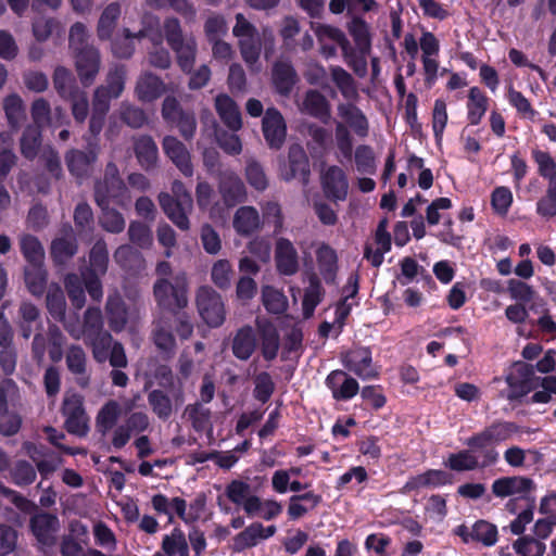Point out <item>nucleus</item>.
Wrapping results in <instances>:
<instances>
[{
    "label": "nucleus",
    "mask_w": 556,
    "mask_h": 556,
    "mask_svg": "<svg viewBox=\"0 0 556 556\" xmlns=\"http://www.w3.org/2000/svg\"><path fill=\"white\" fill-rule=\"evenodd\" d=\"M219 192L227 206H233L245 200V186L241 178L232 172H224L219 177Z\"/></svg>",
    "instance_id": "23"
},
{
    "label": "nucleus",
    "mask_w": 556,
    "mask_h": 556,
    "mask_svg": "<svg viewBox=\"0 0 556 556\" xmlns=\"http://www.w3.org/2000/svg\"><path fill=\"white\" fill-rule=\"evenodd\" d=\"M5 116L11 128L17 129L25 118V108L18 94H10L3 103Z\"/></svg>",
    "instance_id": "48"
},
{
    "label": "nucleus",
    "mask_w": 556,
    "mask_h": 556,
    "mask_svg": "<svg viewBox=\"0 0 556 556\" xmlns=\"http://www.w3.org/2000/svg\"><path fill=\"white\" fill-rule=\"evenodd\" d=\"M215 109L224 125L231 131L242 127V117L238 104L228 94L220 93L215 98Z\"/></svg>",
    "instance_id": "25"
},
{
    "label": "nucleus",
    "mask_w": 556,
    "mask_h": 556,
    "mask_svg": "<svg viewBox=\"0 0 556 556\" xmlns=\"http://www.w3.org/2000/svg\"><path fill=\"white\" fill-rule=\"evenodd\" d=\"M39 162L54 179L59 180L63 177V168L60 155L58 151L52 147L49 146L42 150L41 154L39 155Z\"/></svg>",
    "instance_id": "61"
},
{
    "label": "nucleus",
    "mask_w": 556,
    "mask_h": 556,
    "mask_svg": "<svg viewBox=\"0 0 556 556\" xmlns=\"http://www.w3.org/2000/svg\"><path fill=\"white\" fill-rule=\"evenodd\" d=\"M122 414V408L118 402L115 400L108 401L99 410L96 417V428L99 433L105 435L110 430H112L119 416Z\"/></svg>",
    "instance_id": "39"
},
{
    "label": "nucleus",
    "mask_w": 556,
    "mask_h": 556,
    "mask_svg": "<svg viewBox=\"0 0 556 556\" xmlns=\"http://www.w3.org/2000/svg\"><path fill=\"white\" fill-rule=\"evenodd\" d=\"M65 290L72 305L81 309L86 303L85 288L81 278L76 274H68L64 280Z\"/></svg>",
    "instance_id": "53"
},
{
    "label": "nucleus",
    "mask_w": 556,
    "mask_h": 556,
    "mask_svg": "<svg viewBox=\"0 0 556 556\" xmlns=\"http://www.w3.org/2000/svg\"><path fill=\"white\" fill-rule=\"evenodd\" d=\"M319 273L327 285H333L339 270L337 251L321 242L315 251Z\"/></svg>",
    "instance_id": "24"
},
{
    "label": "nucleus",
    "mask_w": 556,
    "mask_h": 556,
    "mask_svg": "<svg viewBox=\"0 0 556 556\" xmlns=\"http://www.w3.org/2000/svg\"><path fill=\"white\" fill-rule=\"evenodd\" d=\"M62 414L65 417L64 427L68 433L78 437L87 434L89 430V418L84 407V399L80 394L73 393L64 399Z\"/></svg>",
    "instance_id": "8"
},
{
    "label": "nucleus",
    "mask_w": 556,
    "mask_h": 556,
    "mask_svg": "<svg viewBox=\"0 0 556 556\" xmlns=\"http://www.w3.org/2000/svg\"><path fill=\"white\" fill-rule=\"evenodd\" d=\"M303 111L309 116L327 124L331 118L330 103L318 90L309 89L303 99Z\"/></svg>",
    "instance_id": "29"
},
{
    "label": "nucleus",
    "mask_w": 556,
    "mask_h": 556,
    "mask_svg": "<svg viewBox=\"0 0 556 556\" xmlns=\"http://www.w3.org/2000/svg\"><path fill=\"white\" fill-rule=\"evenodd\" d=\"M298 81V73L290 62L277 61L274 63L271 83L278 94L289 97Z\"/></svg>",
    "instance_id": "20"
},
{
    "label": "nucleus",
    "mask_w": 556,
    "mask_h": 556,
    "mask_svg": "<svg viewBox=\"0 0 556 556\" xmlns=\"http://www.w3.org/2000/svg\"><path fill=\"white\" fill-rule=\"evenodd\" d=\"M109 265V251L103 239H99L92 245L89 252V266L81 271H92L94 274L105 275Z\"/></svg>",
    "instance_id": "43"
},
{
    "label": "nucleus",
    "mask_w": 556,
    "mask_h": 556,
    "mask_svg": "<svg viewBox=\"0 0 556 556\" xmlns=\"http://www.w3.org/2000/svg\"><path fill=\"white\" fill-rule=\"evenodd\" d=\"M103 316L99 307L90 306L86 309L83 320V333L86 340L93 346L94 357L98 358L97 349L106 348L112 336L103 329Z\"/></svg>",
    "instance_id": "10"
},
{
    "label": "nucleus",
    "mask_w": 556,
    "mask_h": 556,
    "mask_svg": "<svg viewBox=\"0 0 556 556\" xmlns=\"http://www.w3.org/2000/svg\"><path fill=\"white\" fill-rule=\"evenodd\" d=\"M254 383V397L263 404L267 403L275 391V383L271 376L267 371H262L256 375Z\"/></svg>",
    "instance_id": "64"
},
{
    "label": "nucleus",
    "mask_w": 556,
    "mask_h": 556,
    "mask_svg": "<svg viewBox=\"0 0 556 556\" xmlns=\"http://www.w3.org/2000/svg\"><path fill=\"white\" fill-rule=\"evenodd\" d=\"M41 140V128L28 125L24 129L20 140L22 155L25 159L33 161L38 155Z\"/></svg>",
    "instance_id": "44"
},
{
    "label": "nucleus",
    "mask_w": 556,
    "mask_h": 556,
    "mask_svg": "<svg viewBox=\"0 0 556 556\" xmlns=\"http://www.w3.org/2000/svg\"><path fill=\"white\" fill-rule=\"evenodd\" d=\"M257 346V339L251 326L239 328L231 342V351L236 358L248 361Z\"/></svg>",
    "instance_id": "30"
},
{
    "label": "nucleus",
    "mask_w": 556,
    "mask_h": 556,
    "mask_svg": "<svg viewBox=\"0 0 556 556\" xmlns=\"http://www.w3.org/2000/svg\"><path fill=\"white\" fill-rule=\"evenodd\" d=\"M534 367L525 362H516L506 375L508 391L505 397L509 402L520 401L533 390Z\"/></svg>",
    "instance_id": "6"
},
{
    "label": "nucleus",
    "mask_w": 556,
    "mask_h": 556,
    "mask_svg": "<svg viewBox=\"0 0 556 556\" xmlns=\"http://www.w3.org/2000/svg\"><path fill=\"white\" fill-rule=\"evenodd\" d=\"M325 290L318 276L313 273L308 277V287L304 291L302 299V312L305 318L313 316L317 305L323 301Z\"/></svg>",
    "instance_id": "37"
},
{
    "label": "nucleus",
    "mask_w": 556,
    "mask_h": 556,
    "mask_svg": "<svg viewBox=\"0 0 556 556\" xmlns=\"http://www.w3.org/2000/svg\"><path fill=\"white\" fill-rule=\"evenodd\" d=\"M159 203L165 215L178 227L180 230H188L190 227L187 212L191 210L189 206L182 205L177 199L167 192L159 194Z\"/></svg>",
    "instance_id": "28"
},
{
    "label": "nucleus",
    "mask_w": 556,
    "mask_h": 556,
    "mask_svg": "<svg viewBox=\"0 0 556 556\" xmlns=\"http://www.w3.org/2000/svg\"><path fill=\"white\" fill-rule=\"evenodd\" d=\"M152 340L155 346L165 354H173L176 339L173 332V319L167 314H160L153 321Z\"/></svg>",
    "instance_id": "19"
},
{
    "label": "nucleus",
    "mask_w": 556,
    "mask_h": 556,
    "mask_svg": "<svg viewBox=\"0 0 556 556\" xmlns=\"http://www.w3.org/2000/svg\"><path fill=\"white\" fill-rule=\"evenodd\" d=\"M521 432V427L514 421L495 420L481 431L469 437L465 444L472 451H479L480 454L485 451L495 453V464L498 462L500 454L494 445L508 441L515 434Z\"/></svg>",
    "instance_id": "2"
},
{
    "label": "nucleus",
    "mask_w": 556,
    "mask_h": 556,
    "mask_svg": "<svg viewBox=\"0 0 556 556\" xmlns=\"http://www.w3.org/2000/svg\"><path fill=\"white\" fill-rule=\"evenodd\" d=\"M121 14L122 5L117 1L111 2L103 9L97 25V36L100 40L105 41L112 39Z\"/></svg>",
    "instance_id": "32"
},
{
    "label": "nucleus",
    "mask_w": 556,
    "mask_h": 556,
    "mask_svg": "<svg viewBox=\"0 0 556 556\" xmlns=\"http://www.w3.org/2000/svg\"><path fill=\"white\" fill-rule=\"evenodd\" d=\"M65 362L67 369L76 376V383L85 389L90 384V376L87 374V355L80 345L72 344L66 352Z\"/></svg>",
    "instance_id": "26"
},
{
    "label": "nucleus",
    "mask_w": 556,
    "mask_h": 556,
    "mask_svg": "<svg viewBox=\"0 0 556 556\" xmlns=\"http://www.w3.org/2000/svg\"><path fill=\"white\" fill-rule=\"evenodd\" d=\"M331 80L345 99H353L357 96V89L353 76L343 67L330 66Z\"/></svg>",
    "instance_id": "45"
},
{
    "label": "nucleus",
    "mask_w": 556,
    "mask_h": 556,
    "mask_svg": "<svg viewBox=\"0 0 556 556\" xmlns=\"http://www.w3.org/2000/svg\"><path fill=\"white\" fill-rule=\"evenodd\" d=\"M148 403L152 412L162 420H167L173 414L172 400L162 390H152L148 394Z\"/></svg>",
    "instance_id": "49"
},
{
    "label": "nucleus",
    "mask_w": 556,
    "mask_h": 556,
    "mask_svg": "<svg viewBox=\"0 0 556 556\" xmlns=\"http://www.w3.org/2000/svg\"><path fill=\"white\" fill-rule=\"evenodd\" d=\"M20 250L27 265L42 264L45 260V250L40 240L30 233H24L20 237Z\"/></svg>",
    "instance_id": "41"
},
{
    "label": "nucleus",
    "mask_w": 556,
    "mask_h": 556,
    "mask_svg": "<svg viewBox=\"0 0 556 556\" xmlns=\"http://www.w3.org/2000/svg\"><path fill=\"white\" fill-rule=\"evenodd\" d=\"M101 208L100 225L111 233H121L125 229V218L121 212L111 208L110 204L98 205Z\"/></svg>",
    "instance_id": "50"
},
{
    "label": "nucleus",
    "mask_w": 556,
    "mask_h": 556,
    "mask_svg": "<svg viewBox=\"0 0 556 556\" xmlns=\"http://www.w3.org/2000/svg\"><path fill=\"white\" fill-rule=\"evenodd\" d=\"M514 549L521 556H543L545 544L530 535L519 538L514 542Z\"/></svg>",
    "instance_id": "62"
},
{
    "label": "nucleus",
    "mask_w": 556,
    "mask_h": 556,
    "mask_svg": "<svg viewBox=\"0 0 556 556\" xmlns=\"http://www.w3.org/2000/svg\"><path fill=\"white\" fill-rule=\"evenodd\" d=\"M163 33L169 48L175 52L177 64L184 73H190L197 56V42L192 36L184 35L177 17H166L163 22Z\"/></svg>",
    "instance_id": "3"
},
{
    "label": "nucleus",
    "mask_w": 556,
    "mask_h": 556,
    "mask_svg": "<svg viewBox=\"0 0 556 556\" xmlns=\"http://www.w3.org/2000/svg\"><path fill=\"white\" fill-rule=\"evenodd\" d=\"M189 283L185 273L168 278H157L153 285V296L160 314L178 313L188 306Z\"/></svg>",
    "instance_id": "1"
},
{
    "label": "nucleus",
    "mask_w": 556,
    "mask_h": 556,
    "mask_svg": "<svg viewBox=\"0 0 556 556\" xmlns=\"http://www.w3.org/2000/svg\"><path fill=\"white\" fill-rule=\"evenodd\" d=\"M166 91V85L161 77L151 73H142L136 84L135 93L143 103L153 102L161 98Z\"/></svg>",
    "instance_id": "22"
},
{
    "label": "nucleus",
    "mask_w": 556,
    "mask_h": 556,
    "mask_svg": "<svg viewBox=\"0 0 556 556\" xmlns=\"http://www.w3.org/2000/svg\"><path fill=\"white\" fill-rule=\"evenodd\" d=\"M127 194V187L122 177L102 179L94 185L97 205H106L111 201L122 203Z\"/></svg>",
    "instance_id": "18"
},
{
    "label": "nucleus",
    "mask_w": 556,
    "mask_h": 556,
    "mask_svg": "<svg viewBox=\"0 0 556 556\" xmlns=\"http://www.w3.org/2000/svg\"><path fill=\"white\" fill-rule=\"evenodd\" d=\"M350 35L352 36L355 48L362 51H370L371 38L367 23L362 17H353L348 25Z\"/></svg>",
    "instance_id": "47"
},
{
    "label": "nucleus",
    "mask_w": 556,
    "mask_h": 556,
    "mask_svg": "<svg viewBox=\"0 0 556 556\" xmlns=\"http://www.w3.org/2000/svg\"><path fill=\"white\" fill-rule=\"evenodd\" d=\"M341 362L349 371L362 379L376 378L377 370L372 365V353L369 346H355L341 356Z\"/></svg>",
    "instance_id": "12"
},
{
    "label": "nucleus",
    "mask_w": 556,
    "mask_h": 556,
    "mask_svg": "<svg viewBox=\"0 0 556 556\" xmlns=\"http://www.w3.org/2000/svg\"><path fill=\"white\" fill-rule=\"evenodd\" d=\"M195 304L203 321L211 328L220 327L226 319L222 295L210 286H201L197 291Z\"/></svg>",
    "instance_id": "5"
},
{
    "label": "nucleus",
    "mask_w": 556,
    "mask_h": 556,
    "mask_svg": "<svg viewBox=\"0 0 556 556\" xmlns=\"http://www.w3.org/2000/svg\"><path fill=\"white\" fill-rule=\"evenodd\" d=\"M261 227L258 212L253 206H241L233 217V228L241 236H250Z\"/></svg>",
    "instance_id": "35"
},
{
    "label": "nucleus",
    "mask_w": 556,
    "mask_h": 556,
    "mask_svg": "<svg viewBox=\"0 0 556 556\" xmlns=\"http://www.w3.org/2000/svg\"><path fill=\"white\" fill-rule=\"evenodd\" d=\"M274 258L276 269L282 276H293L300 269L298 250L288 238L279 237L276 239Z\"/></svg>",
    "instance_id": "16"
},
{
    "label": "nucleus",
    "mask_w": 556,
    "mask_h": 556,
    "mask_svg": "<svg viewBox=\"0 0 556 556\" xmlns=\"http://www.w3.org/2000/svg\"><path fill=\"white\" fill-rule=\"evenodd\" d=\"M126 74V66L123 64L110 68L105 84L98 86L93 92L91 110L109 113L111 101L119 98L125 89Z\"/></svg>",
    "instance_id": "4"
},
{
    "label": "nucleus",
    "mask_w": 556,
    "mask_h": 556,
    "mask_svg": "<svg viewBox=\"0 0 556 556\" xmlns=\"http://www.w3.org/2000/svg\"><path fill=\"white\" fill-rule=\"evenodd\" d=\"M100 52L93 46L77 47L75 65L80 83L85 87L93 84L100 70Z\"/></svg>",
    "instance_id": "14"
},
{
    "label": "nucleus",
    "mask_w": 556,
    "mask_h": 556,
    "mask_svg": "<svg viewBox=\"0 0 556 556\" xmlns=\"http://www.w3.org/2000/svg\"><path fill=\"white\" fill-rule=\"evenodd\" d=\"M132 31L124 28L122 35H117L112 39L111 50L117 59H130L135 52V43L131 41Z\"/></svg>",
    "instance_id": "56"
},
{
    "label": "nucleus",
    "mask_w": 556,
    "mask_h": 556,
    "mask_svg": "<svg viewBox=\"0 0 556 556\" xmlns=\"http://www.w3.org/2000/svg\"><path fill=\"white\" fill-rule=\"evenodd\" d=\"M232 276L233 270L228 260H218L213 264L211 279L217 288L222 290L229 289Z\"/></svg>",
    "instance_id": "57"
},
{
    "label": "nucleus",
    "mask_w": 556,
    "mask_h": 556,
    "mask_svg": "<svg viewBox=\"0 0 556 556\" xmlns=\"http://www.w3.org/2000/svg\"><path fill=\"white\" fill-rule=\"evenodd\" d=\"M262 131L267 146L271 150H279L287 137V125L280 111L268 108L262 119Z\"/></svg>",
    "instance_id": "15"
},
{
    "label": "nucleus",
    "mask_w": 556,
    "mask_h": 556,
    "mask_svg": "<svg viewBox=\"0 0 556 556\" xmlns=\"http://www.w3.org/2000/svg\"><path fill=\"white\" fill-rule=\"evenodd\" d=\"M12 482L17 486L30 485L37 477L34 466L24 459L16 460L10 470Z\"/></svg>",
    "instance_id": "54"
},
{
    "label": "nucleus",
    "mask_w": 556,
    "mask_h": 556,
    "mask_svg": "<svg viewBox=\"0 0 556 556\" xmlns=\"http://www.w3.org/2000/svg\"><path fill=\"white\" fill-rule=\"evenodd\" d=\"M128 237L132 244L149 249L153 243V235L148 225L142 222L132 220L128 227Z\"/></svg>",
    "instance_id": "55"
},
{
    "label": "nucleus",
    "mask_w": 556,
    "mask_h": 556,
    "mask_svg": "<svg viewBox=\"0 0 556 556\" xmlns=\"http://www.w3.org/2000/svg\"><path fill=\"white\" fill-rule=\"evenodd\" d=\"M355 166L358 173L374 175L376 173V157L370 146L359 144L354 152Z\"/></svg>",
    "instance_id": "52"
},
{
    "label": "nucleus",
    "mask_w": 556,
    "mask_h": 556,
    "mask_svg": "<svg viewBox=\"0 0 556 556\" xmlns=\"http://www.w3.org/2000/svg\"><path fill=\"white\" fill-rule=\"evenodd\" d=\"M240 53L248 65L255 64L261 55L262 45L258 35L239 40Z\"/></svg>",
    "instance_id": "63"
},
{
    "label": "nucleus",
    "mask_w": 556,
    "mask_h": 556,
    "mask_svg": "<svg viewBox=\"0 0 556 556\" xmlns=\"http://www.w3.org/2000/svg\"><path fill=\"white\" fill-rule=\"evenodd\" d=\"M321 186L325 195L332 201L346 199L349 182L342 168L337 165L329 166L321 176Z\"/></svg>",
    "instance_id": "17"
},
{
    "label": "nucleus",
    "mask_w": 556,
    "mask_h": 556,
    "mask_svg": "<svg viewBox=\"0 0 556 556\" xmlns=\"http://www.w3.org/2000/svg\"><path fill=\"white\" fill-rule=\"evenodd\" d=\"M47 309L56 321H63L66 314V301L64 292L59 286H51L46 296Z\"/></svg>",
    "instance_id": "46"
},
{
    "label": "nucleus",
    "mask_w": 556,
    "mask_h": 556,
    "mask_svg": "<svg viewBox=\"0 0 556 556\" xmlns=\"http://www.w3.org/2000/svg\"><path fill=\"white\" fill-rule=\"evenodd\" d=\"M119 117L124 124L134 129L141 128L148 121L146 112L130 103H122Z\"/></svg>",
    "instance_id": "60"
},
{
    "label": "nucleus",
    "mask_w": 556,
    "mask_h": 556,
    "mask_svg": "<svg viewBox=\"0 0 556 556\" xmlns=\"http://www.w3.org/2000/svg\"><path fill=\"white\" fill-rule=\"evenodd\" d=\"M78 245L74 236L55 238L51 242L50 254L56 266L67 264L77 253Z\"/></svg>",
    "instance_id": "36"
},
{
    "label": "nucleus",
    "mask_w": 556,
    "mask_h": 556,
    "mask_svg": "<svg viewBox=\"0 0 556 556\" xmlns=\"http://www.w3.org/2000/svg\"><path fill=\"white\" fill-rule=\"evenodd\" d=\"M338 113L358 137L365 138L368 136L369 124L359 108L352 103L339 104Z\"/></svg>",
    "instance_id": "33"
},
{
    "label": "nucleus",
    "mask_w": 556,
    "mask_h": 556,
    "mask_svg": "<svg viewBox=\"0 0 556 556\" xmlns=\"http://www.w3.org/2000/svg\"><path fill=\"white\" fill-rule=\"evenodd\" d=\"M261 353L265 361H274L279 352L280 338L278 330L271 324L260 328Z\"/></svg>",
    "instance_id": "40"
},
{
    "label": "nucleus",
    "mask_w": 556,
    "mask_h": 556,
    "mask_svg": "<svg viewBox=\"0 0 556 556\" xmlns=\"http://www.w3.org/2000/svg\"><path fill=\"white\" fill-rule=\"evenodd\" d=\"M29 530L41 547H52L56 543L60 520L55 514L38 510L30 513Z\"/></svg>",
    "instance_id": "7"
},
{
    "label": "nucleus",
    "mask_w": 556,
    "mask_h": 556,
    "mask_svg": "<svg viewBox=\"0 0 556 556\" xmlns=\"http://www.w3.org/2000/svg\"><path fill=\"white\" fill-rule=\"evenodd\" d=\"M531 155L533 161L538 164L539 175L549 181L556 180V162L552 155L540 149H533Z\"/></svg>",
    "instance_id": "58"
},
{
    "label": "nucleus",
    "mask_w": 556,
    "mask_h": 556,
    "mask_svg": "<svg viewBox=\"0 0 556 556\" xmlns=\"http://www.w3.org/2000/svg\"><path fill=\"white\" fill-rule=\"evenodd\" d=\"M536 213L547 219L556 216V180L548 182L545 194L536 202Z\"/></svg>",
    "instance_id": "59"
},
{
    "label": "nucleus",
    "mask_w": 556,
    "mask_h": 556,
    "mask_svg": "<svg viewBox=\"0 0 556 556\" xmlns=\"http://www.w3.org/2000/svg\"><path fill=\"white\" fill-rule=\"evenodd\" d=\"M134 152L138 164L142 169L149 172L156 166L159 159V149L149 135H140L134 138Z\"/></svg>",
    "instance_id": "27"
},
{
    "label": "nucleus",
    "mask_w": 556,
    "mask_h": 556,
    "mask_svg": "<svg viewBox=\"0 0 556 556\" xmlns=\"http://www.w3.org/2000/svg\"><path fill=\"white\" fill-rule=\"evenodd\" d=\"M172 505L176 515L187 525L198 521L206 506V495L203 492L197 494L189 504L187 513V502L182 497H173Z\"/></svg>",
    "instance_id": "31"
},
{
    "label": "nucleus",
    "mask_w": 556,
    "mask_h": 556,
    "mask_svg": "<svg viewBox=\"0 0 556 556\" xmlns=\"http://www.w3.org/2000/svg\"><path fill=\"white\" fill-rule=\"evenodd\" d=\"M24 280L34 296H41L47 289L48 273L42 264L26 265Z\"/></svg>",
    "instance_id": "38"
},
{
    "label": "nucleus",
    "mask_w": 556,
    "mask_h": 556,
    "mask_svg": "<svg viewBox=\"0 0 556 556\" xmlns=\"http://www.w3.org/2000/svg\"><path fill=\"white\" fill-rule=\"evenodd\" d=\"M281 175L286 181L299 179L304 186L308 184L311 176L309 161L301 144L293 143L289 147L288 161Z\"/></svg>",
    "instance_id": "13"
},
{
    "label": "nucleus",
    "mask_w": 556,
    "mask_h": 556,
    "mask_svg": "<svg viewBox=\"0 0 556 556\" xmlns=\"http://www.w3.org/2000/svg\"><path fill=\"white\" fill-rule=\"evenodd\" d=\"M53 86L62 99L73 97V94H77V92L80 91L73 74L64 66H58L54 70Z\"/></svg>",
    "instance_id": "42"
},
{
    "label": "nucleus",
    "mask_w": 556,
    "mask_h": 556,
    "mask_svg": "<svg viewBox=\"0 0 556 556\" xmlns=\"http://www.w3.org/2000/svg\"><path fill=\"white\" fill-rule=\"evenodd\" d=\"M162 146L165 154L177 166L180 173L186 177H191L193 175V165L186 146L173 136L164 137Z\"/></svg>",
    "instance_id": "21"
},
{
    "label": "nucleus",
    "mask_w": 556,
    "mask_h": 556,
    "mask_svg": "<svg viewBox=\"0 0 556 556\" xmlns=\"http://www.w3.org/2000/svg\"><path fill=\"white\" fill-rule=\"evenodd\" d=\"M466 106L469 125H479L488 111L489 98L479 87H471L468 91Z\"/></svg>",
    "instance_id": "34"
},
{
    "label": "nucleus",
    "mask_w": 556,
    "mask_h": 556,
    "mask_svg": "<svg viewBox=\"0 0 556 556\" xmlns=\"http://www.w3.org/2000/svg\"><path fill=\"white\" fill-rule=\"evenodd\" d=\"M70 174L76 179H85L91 175L93 164L98 160V144L88 142L86 151L71 149L64 156Z\"/></svg>",
    "instance_id": "11"
},
{
    "label": "nucleus",
    "mask_w": 556,
    "mask_h": 556,
    "mask_svg": "<svg viewBox=\"0 0 556 556\" xmlns=\"http://www.w3.org/2000/svg\"><path fill=\"white\" fill-rule=\"evenodd\" d=\"M472 542L481 543L484 546H493L497 542V527L488 520L480 519L472 526Z\"/></svg>",
    "instance_id": "51"
},
{
    "label": "nucleus",
    "mask_w": 556,
    "mask_h": 556,
    "mask_svg": "<svg viewBox=\"0 0 556 556\" xmlns=\"http://www.w3.org/2000/svg\"><path fill=\"white\" fill-rule=\"evenodd\" d=\"M445 467L454 471H471L475 469H484L495 465V453L485 451L484 455L479 451L462 450L450 454L444 463Z\"/></svg>",
    "instance_id": "9"
}]
</instances>
